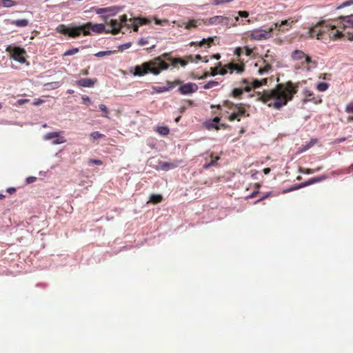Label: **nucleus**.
I'll use <instances>...</instances> for the list:
<instances>
[{
    "instance_id": "f257e3e1",
    "label": "nucleus",
    "mask_w": 353,
    "mask_h": 353,
    "mask_svg": "<svg viewBox=\"0 0 353 353\" xmlns=\"http://www.w3.org/2000/svg\"><path fill=\"white\" fill-rule=\"evenodd\" d=\"M298 92V86L292 81L281 83L276 85L271 90L264 91L261 100L268 103V106L279 110L291 101L294 95Z\"/></svg>"
},
{
    "instance_id": "f03ea898",
    "label": "nucleus",
    "mask_w": 353,
    "mask_h": 353,
    "mask_svg": "<svg viewBox=\"0 0 353 353\" xmlns=\"http://www.w3.org/2000/svg\"><path fill=\"white\" fill-rule=\"evenodd\" d=\"M165 60L170 61L174 66L179 63L184 67L188 63V61L180 58H172L170 53L166 52L151 61L137 65L134 68V74L141 77L150 72L154 75H158L161 71L168 69L169 64L165 62Z\"/></svg>"
},
{
    "instance_id": "7ed1b4c3",
    "label": "nucleus",
    "mask_w": 353,
    "mask_h": 353,
    "mask_svg": "<svg viewBox=\"0 0 353 353\" xmlns=\"http://www.w3.org/2000/svg\"><path fill=\"white\" fill-rule=\"evenodd\" d=\"M57 32L75 38L81 34L83 36L90 35L91 32L100 34L105 31V25L103 23H92L88 22L80 26H66L64 24L58 26L56 28Z\"/></svg>"
},
{
    "instance_id": "20e7f679",
    "label": "nucleus",
    "mask_w": 353,
    "mask_h": 353,
    "mask_svg": "<svg viewBox=\"0 0 353 353\" xmlns=\"http://www.w3.org/2000/svg\"><path fill=\"white\" fill-rule=\"evenodd\" d=\"M322 27H325L326 28L330 27L333 29L336 28L337 26L332 22L321 21L310 28L308 31L309 37L310 38L316 37L319 40L322 39Z\"/></svg>"
},
{
    "instance_id": "39448f33",
    "label": "nucleus",
    "mask_w": 353,
    "mask_h": 353,
    "mask_svg": "<svg viewBox=\"0 0 353 353\" xmlns=\"http://www.w3.org/2000/svg\"><path fill=\"white\" fill-rule=\"evenodd\" d=\"M272 31L273 28L271 27L266 30L259 28L249 31L247 34L252 40L261 41L270 38Z\"/></svg>"
},
{
    "instance_id": "423d86ee",
    "label": "nucleus",
    "mask_w": 353,
    "mask_h": 353,
    "mask_svg": "<svg viewBox=\"0 0 353 353\" xmlns=\"http://www.w3.org/2000/svg\"><path fill=\"white\" fill-rule=\"evenodd\" d=\"M6 52H8L10 57L17 61L21 63H23L26 62L25 55L26 54V50L23 48L20 47H12L11 46H8L6 49Z\"/></svg>"
},
{
    "instance_id": "0eeeda50",
    "label": "nucleus",
    "mask_w": 353,
    "mask_h": 353,
    "mask_svg": "<svg viewBox=\"0 0 353 353\" xmlns=\"http://www.w3.org/2000/svg\"><path fill=\"white\" fill-rule=\"evenodd\" d=\"M246 107H249L244 103H239V105L232 111V113L229 115L228 119L230 121H234V120H237L238 121H241V117H249V113H247Z\"/></svg>"
},
{
    "instance_id": "6e6552de",
    "label": "nucleus",
    "mask_w": 353,
    "mask_h": 353,
    "mask_svg": "<svg viewBox=\"0 0 353 353\" xmlns=\"http://www.w3.org/2000/svg\"><path fill=\"white\" fill-rule=\"evenodd\" d=\"M128 19L125 14L119 17V19H111L110 25L112 28L111 30H106V32H111L112 34H117L120 32L123 26L127 25Z\"/></svg>"
},
{
    "instance_id": "1a4fd4ad",
    "label": "nucleus",
    "mask_w": 353,
    "mask_h": 353,
    "mask_svg": "<svg viewBox=\"0 0 353 353\" xmlns=\"http://www.w3.org/2000/svg\"><path fill=\"white\" fill-rule=\"evenodd\" d=\"M224 70L226 71V74L229 72L230 74H232L235 72L236 74H241L244 72L245 70V66L243 63H236L230 62L228 64H225L223 66Z\"/></svg>"
},
{
    "instance_id": "9d476101",
    "label": "nucleus",
    "mask_w": 353,
    "mask_h": 353,
    "mask_svg": "<svg viewBox=\"0 0 353 353\" xmlns=\"http://www.w3.org/2000/svg\"><path fill=\"white\" fill-rule=\"evenodd\" d=\"M294 23L295 21L292 19H288L281 21V23H274L271 26V28H273V30L277 29L279 32H285L289 30Z\"/></svg>"
},
{
    "instance_id": "9b49d317",
    "label": "nucleus",
    "mask_w": 353,
    "mask_h": 353,
    "mask_svg": "<svg viewBox=\"0 0 353 353\" xmlns=\"http://www.w3.org/2000/svg\"><path fill=\"white\" fill-rule=\"evenodd\" d=\"M182 163L181 160H174L172 162L159 161L158 168L162 170L168 171L179 167Z\"/></svg>"
},
{
    "instance_id": "f8f14e48",
    "label": "nucleus",
    "mask_w": 353,
    "mask_h": 353,
    "mask_svg": "<svg viewBox=\"0 0 353 353\" xmlns=\"http://www.w3.org/2000/svg\"><path fill=\"white\" fill-rule=\"evenodd\" d=\"M198 90V86L194 83H188L181 85L179 88V92L181 94H189L195 92Z\"/></svg>"
},
{
    "instance_id": "ddd939ff",
    "label": "nucleus",
    "mask_w": 353,
    "mask_h": 353,
    "mask_svg": "<svg viewBox=\"0 0 353 353\" xmlns=\"http://www.w3.org/2000/svg\"><path fill=\"white\" fill-rule=\"evenodd\" d=\"M261 82L260 80L254 79L252 81H250L248 79H243L241 83L244 86L245 92H250L252 88L255 89L261 86Z\"/></svg>"
},
{
    "instance_id": "4468645a",
    "label": "nucleus",
    "mask_w": 353,
    "mask_h": 353,
    "mask_svg": "<svg viewBox=\"0 0 353 353\" xmlns=\"http://www.w3.org/2000/svg\"><path fill=\"white\" fill-rule=\"evenodd\" d=\"M336 28L332 29L331 28H326L325 27H322V39H323V36L325 34L327 33L329 34L330 37L334 38V39H339L343 37L342 32L339 30L334 31Z\"/></svg>"
},
{
    "instance_id": "2eb2a0df",
    "label": "nucleus",
    "mask_w": 353,
    "mask_h": 353,
    "mask_svg": "<svg viewBox=\"0 0 353 353\" xmlns=\"http://www.w3.org/2000/svg\"><path fill=\"white\" fill-rule=\"evenodd\" d=\"M208 24H223L225 26H228L229 24V18L223 16H214L208 19Z\"/></svg>"
},
{
    "instance_id": "dca6fc26",
    "label": "nucleus",
    "mask_w": 353,
    "mask_h": 353,
    "mask_svg": "<svg viewBox=\"0 0 353 353\" xmlns=\"http://www.w3.org/2000/svg\"><path fill=\"white\" fill-rule=\"evenodd\" d=\"M265 58L267 59H263V63L264 64V66L262 68H260L258 70V73L259 74H263L265 73H268L272 70V65L270 63H268V61H271L272 59V57L266 54L265 56Z\"/></svg>"
},
{
    "instance_id": "f3484780",
    "label": "nucleus",
    "mask_w": 353,
    "mask_h": 353,
    "mask_svg": "<svg viewBox=\"0 0 353 353\" xmlns=\"http://www.w3.org/2000/svg\"><path fill=\"white\" fill-rule=\"evenodd\" d=\"M97 82V79H81L76 81L75 84L79 87L92 88Z\"/></svg>"
},
{
    "instance_id": "a211bd4d",
    "label": "nucleus",
    "mask_w": 353,
    "mask_h": 353,
    "mask_svg": "<svg viewBox=\"0 0 353 353\" xmlns=\"http://www.w3.org/2000/svg\"><path fill=\"white\" fill-rule=\"evenodd\" d=\"M210 70H211L210 75L213 76V77L216 76L219 74L221 75L226 74V71H225V70H224L223 66V67L221 66V63H220V62L218 63V64L216 67L211 68Z\"/></svg>"
},
{
    "instance_id": "6ab92c4d",
    "label": "nucleus",
    "mask_w": 353,
    "mask_h": 353,
    "mask_svg": "<svg viewBox=\"0 0 353 353\" xmlns=\"http://www.w3.org/2000/svg\"><path fill=\"white\" fill-rule=\"evenodd\" d=\"M180 83H181L180 80H176L173 82L167 81V84L169 85L168 87L159 86L157 88V90L158 92H166V91H168L170 89L174 88L176 85L180 84Z\"/></svg>"
},
{
    "instance_id": "aec40b11",
    "label": "nucleus",
    "mask_w": 353,
    "mask_h": 353,
    "mask_svg": "<svg viewBox=\"0 0 353 353\" xmlns=\"http://www.w3.org/2000/svg\"><path fill=\"white\" fill-rule=\"evenodd\" d=\"M341 23L344 28H353V14L343 17Z\"/></svg>"
},
{
    "instance_id": "412c9836",
    "label": "nucleus",
    "mask_w": 353,
    "mask_h": 353,
    "mask_svg": "<svg viewBox=\"0 0 353 353\" xmlns=\"http://www.w3.org/2000/svg\"><path fill=\"white\" fill-rule=\"evenodd\" d=\"M325 179H327V176L325 175H321L320 176L314 177V178L310 179L309 180H307V181H305L304 183H302V186L306 187V186L310 185L313 183L322 181L323 180H325Z\"/></svg>"
},
{
    "instance_id": "4be33fe9",
    "label": "nucleus",
    "mask_w": 353,
    "mask_h": 353,
    "mask_svg": "<svg viewBox=\"0 0 353 353\" xmlns=\"http://www.w3.org/2000/svg\"><path fill=\"white\" fill-rule=\"evenodd\" d=\"M305 55L306 54H305V52H303L302 50H295L294 51L292 52L291 57L293 60L299 61L304 59Z\"/></svg>"
},
{
    "instance_id": "5701e85b",
    "label": "nucleus",
    "mask_w": 353,
    "mask_h": 353,
    "mask_svg": "<svg viewBox=\"0 0 353 353\" xmlns=\"http://www.w3.org/2000/svg\"><path fill=\"white\" fill-rule=\"evenodd\" d=\"M105 135L102 134V133H100L98 131H94V132H92L90 134V141L92 143H95V141L97 140V139H102V138H105Z\"/></svg>"
},
{
    "instance_id": "b1692460",
    "label": "nucleus",
    "mask_w": 353,
    "mask_h": 353,
    "mask_svg": "<svg viewBox=\"0 0 353 353\" xmlns=\"http://www.w3.org/2000/svg\"><path fill=\"white\" fill-rule=\"evenodd\" d=\"M183 25L185 29L189 30L191 28H196L199 25H200V23L199 20L191 19L189 20V21L187 23H183Z\"/></svg>"
},
{
    "instance_id": "393cba45",
    "label": "nucleus",
    "mask_w": 353,
    "mask_h": 353,
    "mask_svg": "<svg viewBox=\"0 0 353 353\" xmlns=\"http://www.w3.org/2000/svg\"><path fill=\"white\" fill-rule=\"evenodd\" d=\"M11 24L14 25L17 27H26L29 24V21L27 19H17L11 22Z\"/></svg>"
},
{
    "instance_id": "a878e982",
    "label": "nucleus",
    "mask_w": 353,
    "mask_h": 353,
    "mask_svg": "<svg viewBox=\"0 0 353 353\" xmlns=\"http://www.w3.org/2000/svg\"><path fill=\"white\" fill-rule=\"evenodd\" d=\"M214 42L213 37H208V39H203L201 41L198 42V46L201 47L206 44L208 48L210 47Z\"/></svg>"
},
{
    "instance_id": "bb28decb",
    "label": "nucleus",
    "mask_w": 353,
    "mask_h": 353,
    "mask_svg": "<svg viewBox=\"0 0 353 353\" xmlns=\"http://www.w3.org/2000/svg\"><path fill=\"white\" fill-rule=\"evenodd\" d=\"M243 91H245L244 88H234L232 90L231 92V96L234 98L240 99L241 95L243 93Z\"/></svg>"
},
{
    "instance_id": "cd10ccee",
    "label": "nucleus",
    "mask_w": 353,
    "mask_h": 353,
    "mask_svg": "<svg viewBox=\"0 0 353 353\" xmlns=\"http://www.w3.org/2000/svg\"><path fill=\"white\" fill-rule=\"evenodd\" d=\"M163 201V196L161 194H152L150 196V201L152 203H159Z\"/></svg>"
},
{
    "instance_id": "c85d7f7f",
    "label": "nucleus",
    "mask_w": 353,
    "mask_h": 353,
    "mask_svg": "<svg viewBox=\"0 0 353 353\" xmlns=\"http://www.w3.org/2000/svg\"><path fill=\"white\" fill-rule=\"evenodd\" d=\"M63 134V132H52L47 133L44 136L45 140H50V139H54L55 138L59 137V136Z\"/></svg>"
},
{
    "instance_id": "c756f323",
    "label": "nucleus",
    "mask_w": 353,
    "mask_h": 353,
    "mask_svg": "<svg viewBox=\"0 0 353 353\" xmlns=\"http://www.w3.org/2000/svg\"><path fill=\"white\" fill-rule=\"evenodd\" d=\"M17 5V3L12 0H1L0 1V6L4 8H10Z\"/></svg>"
},
{
    "instance_id": "7c9ffc66",
    "label": "nucleus",
    "mask_w": 353,
    "mask_h": 353,
    "mask_svg": "<svg viewBox=\"0 0 353 353\" xmlns=\"http://www.w3.org/2000/svg\"><path fill=\"white\" fill-rule=\"evenodd\" d=\"M223 105L227 108L228 109L233 111L239 105V103L235 104L230 101L225 100L223 101Z\"/></svg>"
},
{
    "instance_id": "2f4dec72",
    "label": "nucleus",
    "mask_w": 353,
    "mask_h": 353,
    "mask_svg": "<svg viewBox=\"0 0 353 353\" xmlns=\"http://www.w3.org/2000/svg\"><path fill=\"white\" fill-rule=\"evenodd\" d=\"M221 126V127H223V128H225V127H226V125H225V124L216 125V123H214L213 121H209V122L207 123V128H208V129L214 128V129H216V130H220Z\"/></svg>"
},
{
    "instance_id": "473e14b6",
    "label": "nucleus",
    "mask_w": 353,
    "mask_h": 353,
    "mask_svg": "<svg viewBox=\"0 0 353 353\" xmlns=\"http://www.w3.org/2000/svg\"><path fill=\"white\" fill-rule=\"evenodd\" d=\"M219 82L218 81H210L209 82H208L207 83H205L204 85H203V88L205 89V90H208V89H210V88H212L214 87H216V86H218L219 85Z\"/></svg>"
},
{
    "instance_id": "72a5a7b5",
    "label": "nucleus",
    "mask_w": 353,
    "mask_h": 353,
    "mask_svg": "<svg viewBox=\"0 0 353 353\" xmlns=\"http://www.w3.org/2000/svg\"><path fill=\"white\" fill-rule=\"evenodd\" d=\"M116 52V50H114V51H112V50H108V51H100L97 53L95 54V56L97 57H102L103 56H106V55H110L113 53Z\"/></svg>"
},
{
    "instance_id": "f704fd0d",
    "label": "nucleus",
    "mask_w": 353,
    "mask_h": 353,
    "mask_svg": "<svg viewBox=\"0 0 353 353\" xmlns=\"http://www.w3.org/2000/svg\"><path fill=\"white\" fill-rule=\"evenodd\" d=\"M158 132L162 135H168L170 132V130L168 127H159L157 130Z\"/></svg>"
},
{
    "instance_id": "c9c22d12",
    "label": "nucleus",
    "mask_w": 353,
    "mask_h": 353,
    "mask_svg": "<svg viewBox=\"0 0 353 353\" xmlns=\"http://www.w3.org/2000/svg\"><path fill=\"white\" fill-rule=\"evenodd\" d=\"M327 88H328V84H327V83L321 82V83H319L317 85V89H318L320 92H324V91H325Z\"/></svg>"
},
{
    "instance_id": "e433bc0d",
    "label": "nucleus",
    "mask_w": 353,
    "mask_h": 353,
    "mask_svg": "<svg viewBox=\"0 0 353 353\" xmlns=\"http://www.w3.org/2000/svg\"><path fill=\"white\" fill-rule=\"evenodd\" d=\"M65 141H66V140L64 139V137L60 135L59 137L55 138V139H54L52 141V143L54 145H57V144L63 143Z\"/></svg>"
},
{
    "instance_id": "4c0bfd02",
    "label": "nucleus",
    "mask_w": 353,
    "mask_h": 353,
    "mask_svg": "<svg viewBox=\"0 0 353 353\" xmlns=\"http://www.w3.org/2000/svg\"><path fill=\"white\" fill-rule=\"evenodd\" d=\"M78 52H79V48H74L68 50L66 52H65L63 55L64 56H71V55L77 54Z\"/></svg>"
},
{
    "instance_id": "58836bf2",
    "label": "nucleus",
    "mask_w": 353,
    "mask_h": 353,
    "mask_svg": "<svg viewBox=\"0 0 353 353\" xmlns=\"http://www.w3.org/2000/svg\"><path fill=\"white\" fill-rule=\"evenodd\" d=\"M255 187H256V190H254L251 194H250L249 196H247L248 199H252V198H254L257 194L259 192V188L260 187V185L259 183H256L255 184Z\"/></svg>"
},
{
    "instance_id": "ea45409f",
    "label": "nucleus",
    "mask_w": 353,
    "mask_h": 353,
    "mask_svg": "<svg viewBox=\"0 0 353 353\" xmlns=\"http://www.w3.org/2000/svg\"><path fill=\"white\" fill-rule=\"evenodd\" d=\"M131 46H132V43L128 42V43H125L119 46L118 48L120 50H124L128 49Z\"/></svg>"
},
{
    "instance_id": "a19ab883",
    "label": "nucleus",
    "mask_w": 353,
    "mask_h": 353,
    "mask_svg": "<svg viewBox=\"0 0 353 353\" xmlns=\"http://www.w3.org/2000/svg\"><path fill=\"white\" fill-rule=\"evenodd\" d=\"M300 172L304 174H314L315 172V170L314 169L310 168H301Z\"/></svg>"
},
{
    "instance_id": "79ce46f5",
    "label": "nucleus",
    "mask_w": 353,
    "mask_h": 353,
    "mask_svg": "<svg viewBox=\"0 0 353 353\" xmlns=\"http://www.w3.org/2000/svg\"><path fill=\"white\" fill-rule=\"evenodd\" d=\"M233 1L234 0H214L212 3L214 5H220V4L230 3Z\"/></svg>"
},
{
    "instance_id": "37998d69",
    "label": "nucleus",
    "mask_w": 353,
    "mask_h": 353,
    "mask_svg": "<svg viewBox=\"0 0 353 353\" xmlns=\"http://www.w3.org/2000/svg\"><path fill=\"white\" fill-rule=\"evenodd\" d=\"M99 108L103 113H105V117H108V114L109 113L108 108L104 104H100Z\"/></svg>"
},
{
    "instance_id": "c03bdc74",
    "label": "nucleus",
    "mask_w": 353,
    "mask_h": 353,
    "mask_svg": "<svg viewBox=\"0 0 353 353\" xmlns=\"http://www.w3.org/2000/svg\"><path fill=\"white\" fill-rule=\"evenodd\" d=\"M345 112L349 114L353 113V101L346 105Z\"/></svg>"
},
{
    "instance_id": "a18cd8bd",
    "label": "nucleus",
    "mask_w": 353,
    "mask_h": 353,
    "mask_svg": "<svg viewBox=\"0 0 353 353\" xmlns=\"http://www.w3.org/2000/svg\"><path fill=\"white\" fill-rule=\"evenodd\" d=\"M89 163L95 164L97 165H101L103 164V162H102V161H101L99 159H91L89 160Z\"/></svg>"
},
{
    "instance_id": "49530a36",
    "label": "nucleus",
    "mask_w": 353,
    "mask_h": 353,
    "mask_svg": "<svg viewBox=\"0 0 353 353\" xmlns=\"http://www.w3.org/2000/svg\"><path fill=\"white\" fill-rule=\"evenodd\" d=\"M135 20L139 25L146 24L149 21L148 19L143 18H137L135 19Z\"/></svg>"
},
{
    "instance_id": "de8ad7c7",
    "label": "nucleus",
    "mask_w": 353,
    "mask_h": 353,
    "mask_svg": "<svg viewBox=\"0 0 353 353\" xmlns=\"http://www.w3.org/2000/svg\"><path fill=\"white\" fill-rule=\"evenodd\" d=\"M304 187L305 186H302V183H301V184H299V185H295L291 187L289 190H285L284 192H289V191H292V190H298V189H300V188H304Z\"/></svg>"
},
{
    "instance_id": "09e8293b",
    "label": "nucleus",
    "mask_w": 353,
    "mask_h": 353,
    "mask_svg": "<svg viewBox=\"0 0 353 353\" xmlns=\"http://www.w3.org/2000/svg\"><path fill=\"white\" fill-rule=\"evenodd\" d=\"M130 22L131 23V25L132 26L133 30L134 32H137L139 30V24L135 21L134 22H132V20H130Z\"/></svg>"
},
{
    "instance_id": "8fccbe9b",
    "label": "nucleus",
    "mask_w": 353,
    "mask_h": 353,
    "mask_svg": "<svg viewBox=\"0 0 353 353\" xmlns=\"http://www.w3.org/2000/svg\"><path fill=\"white\" fill-rule=\"evenodd\" d=\"M30 101L29 99H19L17 101L16 103V105L17 106H21L22 105H23L24 103H28Z\"/></svg>"
},
{
    "instance_id": "3c124183",
    "label": "nucleus",
    "mask_w": 353,
    "mask_h": 353,
    "mask_svg": "<svg viewBox=\"0 0 353 353\" xmlns=\"http://www.w3.org/2000/svg\"><path fill=\"white\" fill-rule=\"evenodd\" d=\"M238 14L241 17L246 18L249 16V12L248 11H239Z\"/></svg>"
},
{
    "instance_id": "603ef678",
    "label": "nucleus",
    "mask_w": 353,
    "mask_h": 353,
    "mask_svg": "<svg viewBox=\"0 0 353 353\" xmlns=\"http://www.w3.org/2000/svg\"><path fill=\"white\" fill-rule=\"evenodd\" d=\"M148 43V39H145V38H141V39H140L139 40V41H138V44H139V46H144V45L147 44Z\"/></svg>"
},
{
    "instance_id": "864d4df0",
    "label": "nucleus",
    "mask_w": 353,
    "mask_h": 353,
    "mask_svg": "<svg viewBox=\"0 0 353 353\" xmlns=\"http://www.w3.org/2000/svg\"><path fill=\"white\" fill-rule=\"evenodd\" d=\"M304 61L301 62V65H303L304 63H310L312 62V59L310 57L305 55V57L304 58Z\"/></svg>"
},
{
    "instance_id": "5fc2aeb1",
    "label": "nucleus",
    "mask_w": 353,
    "mask_h": 353,
    "mask_svg": "<svg viewBox=\"0 0 353 353\" xmlns=\"http://www.w3.org/2000/svg\"><path fill=\"white\" fill-rule=\"evenodd\" d=\"M245 54L249 57L251 56L253 53V50L250 48L248 46L245 47Z\"/></svg>"
},
{
    "instance_id": "6e6d98bb",
    "label": "nucleus",
    "mask_w": 353,
    "mask_h": 353,
    "mask_svg": "<svg viewBox=\"0 0 353 353\" xmlns=\"http://www.w3.org/2000/svg\"><path fill=\"white\" fill-rule=\"evenodd\" d=\"M234 54L239 57H241L242 54V48L240 47L236 48L234 50Z\"/></svg>"
},
{
    "instance_id": "4d7b16f0",
    "label": "nucleus",
    "mask_w": 353,
    "mask_h": 353,
    "mask_svg": "<svg viewBox=\"0 0 353 353\" xmlns=\"http://www.w3.org/2000/svg\"><path fill=\"white\" fill-rule=\"evenodd\" d=\"M210 157L212 158V160L210 162V163H213V166H214V165H215L217 161L219 159V157H216L213 158L212 154H211Z\"/></svg>"
},
{
    "instance_id": "13d9d810",
    "label": "nucleus",
    "mask_w": 353,
    "mask_h": 353,
    "mask_svg": "<svg viewBox=\"0 0 353 353\" xmlns=\"http://www.w3.org/2000/svg\"><path fill=\"white\" fill-rule=\"evenodd\" d=\"M81 99H82L83 103H85L90 102V99L87 95H83Z\"/></svg>"
},
{
    "instance_id": "bf43d9fd",
    "label": "nucleus",
    "mask_w": 353,
    "mask_h": 353,
    "mask_svg": "<svg viewBox=\"0 0 353 353\" xmlns=\"http://www.w3.org/2000/svg\"><path fill=\"white\" fill-rule=\"evenodd\" d=\"M210 75V74H209L208 72H205L200 77H198V79H205Z\"/></svg>"
},
{
    "instance_id": "052dcab7",
    "label": "nucleus",
    "mask_w": 353,
    "mask_h": 353,
    "mask_svg": "<svg viewBox=\"0 0 353 353\" xmlns=\"http://www.w3.org/2000/svg\"><path fill=\"white\" fill-rule=\"evenodd\" d=\"M312 93L310 91H305V96L307 97V101H310L311 100V97L312 96Z\"/></svg>"
},
{
    "instance_id": "680f3d73",
    "label": "nucleus",
    "mask_w": 353,
    "mask_h": 353,
    "mask_svg": "<svg viewBox=\"0 0 353 353\" xmlns=\"http://www.w3.org/2000/svg\"><path fill=\"white\" fill-rule=\"evenodd\" d=\"M7 192L12 194L16 192V189L14 188H9L7 189Z\"/></svg>"
},
{
    "instance_id": "e2e57ef3",
    "label": "nucleus",
    "mask_w": 353,
    "mask_h": 353,
    "mask_svg": "<svg viewBox=\"0 0 353 353\" xmlns=\"http://www.w3.org/2000/svg\"><path fill=\"white\" fill-rule=\"evenodd\" d=\"M35 181H36V177H34V176L28 177L27 179V182L28 183H33Z\"/></svg>"
},
{
    "instance_id": "0e129e2a",
    "label": "nucleus",
    "mask_w": 353,
    "mask_h": 353,
    "mask_svg": "<svg viewBox=\"0 0 353 353\" xmlns=\"http://www.w3.org/2000/svg\"><path fill=\"white\" fill-rule=\"evenodd\" d=\"M43 102V100L38 99V100H37V101H34L33 102V103H32V104H33L34 105H39V104L42 103Z\"/></svg>"
},
{
    "instance_id": "69168bd1",
    "label": "nucleus",
    "mask_w": 353,
    "mask_h": 353,
    "mask_svg": "<svg viewBox=\"0 0 353 353\" xmlns=\"http://www.w3.org/2000/svg\"><path fill=\"white\" fill-rule=\"evenodd\" d=\"M212 121H213L216 125H219V123L220 121V118L218 117H216Z\"/></svg>"
},
{
    "instance_id": "338daca9",
    "label": "nucleus",
    "mask_w": 353,
    "mask_h": 353,
    "mask_svg": "<svg viewBox=\"0 0 353 353\" xmlns=\"http://www.w3.org/2000/svg\"><path fill=\"white\" fill-rule=\"evenodd\" d=\"M212 166H213V163H206V164L203 165V168L204 169H208L209 168H210Z\"/></svg>"
},
{
    "instance_id": "774afa93",
    "label": "nucleus",
    "mask_w": 353,
    "mask_h": 353,
    "mask_svg": "<svg viewBox=\"0 0 353 353\" xmlns=\"http://www.w3.org/2000/svg\"><path fill=\"white\" fill-rule=\"evenodd\" d=\"M270 170H271L270 168H264L263 171L265 174H268L270 172Z\"/></svg>"
}]
</instances>
